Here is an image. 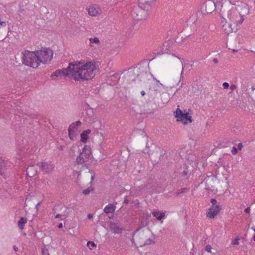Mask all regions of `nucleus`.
Listing matches in <instances>:
<instances>
[{
	"label": "nucleus",
	"instance_id": "393cba45",
	"mask_svg": "<svg viewBox=\"0 0 255 255\" xmlns=\"http://www.w3.org/2000/svg\"><path fill=\"white\" fill-rule=\"evenodd\" d=\"M5 166V162L4 160L0 158V175L1 176L4 175V172L2 171L3 168Z\"/></svg>",
	"mask_w": 255,
	"mask_h": 255
},
{
	"label": "nucleus",
	"instance_id": "f257e3e1",
	"mask_svg": "<svg viewBox=\"0 0 255 255\" xmlns=\"http://www.w3.org/2000/svg\"><path fill=\"white\" fill-rule=\"evenodd\" d=\"M96 72L95 62L89 61L84 63V61H76L69 62L66 68L56 70L52 73L51 77L63 76L75 81L83 82L92 79Z\"/></svg>",
	"mask_w": 255,
	"mask_h": 255
},
{
	"label": "nucleus",
	"instance_id": "dca6fc26",
	"mask_svg": "<svg viewBox=\"0 0 255 255\" xmlns=\"http://www.w3.org/2000/svg\"><path fill=\"white\" fill-rule=\"evenodd\" d=\"M80 153L84 155V156L87 157L89 160L92 157L91 149V147L88 145H85L83 148L82 152Z\"/></svg>",
	"mask_w": 255,
	"mask_h": 255
},
{
	"label": "nucleus",
	"instance_id": "338daca9",
	"mask_svg": "<svg viewBox=\"0 0 255 255\" xmlns=\"http://www.w3.org/2000/svg\"><path fill=\"white\" fill-rule=\"evenodd\" d=\"M94 176H92L91 177V182L90 183L91 185L92 184V181L94 180Z\"/></svg>",
	"mask_w": 255,
	"mask_h": 255
},
{
	"label": "nucleus",
	"instance_id": "052dcab7",
	"mask_svg": "<svg viewBox=\"0 0 255 255\" xmlns=\"http://www.w3.org/2000/svg\"><path fill=\"white\" fill-rule=\"evenodd\" d=\"M58 148L60 150H63V148H64V146L60 145Z\"/></svg>",
	"mask_w": 255,
	"mask_h": 255
},
{
	"label": "nucleus",
	"instance_id": "3c124183",
	"mask_svg": "<svg viewBox=\"0 0 255 255\" xmlns=\"http://www.w3.org/2000/svg\"><path fill=\"white\" fill-rule=\"evenodd\" d=\"M243 147L242 143H239L238 145V148L239 150H241L242 147Z\"/></svg>",
	"mask_w": 255,
	"mask_h": 255
},
{
	"label": "nucleus",
	"instance_id": "13d9d810",
	"mask_svg": "<svg viewBox=\"0 0 255 255\" xmlns=\"http://www.w3.org/2000/svg\"><path fill=\"white\" fill-rule=\"evenodd\" d=\"M58 228H60V229L63 228V224H62V223H59L58 224Z\"/></svg>",
	"mask_w": 255,
	"mask_h": 255
},
{
	"label": "nucleus",
	"instance_id": "5fc2aeb1",
	"mask_svg": "<svg viewBox=\"0 0 255 255\" xmlns=\"http://www.w3.org/2000/svg\"><path fill=\"white\" fill-rule=\"evenodd\" d=\"M13 249L15 252H17L18 251V248L16 247V246H14L13 247Z\"/></svg>",
	"mask_w": 255,
	"mask_h": 255
},
{
	"label": "nucleus",
	"instance_id": "e2e57ef3",
	"mask_svg": "<svg viewBox=\"0 0 255 255\" xmlns=\"http://www.w3.org/2000/svg\"><path fill=\"white\" fill-rule=\"evenodd\" d=\"M128 199L125 198V200H124V203H125V204H128Z\"/></svg>",
	"mask_w": 255,
	"mask_h": 255
},
{
	"label": "nucleus",
	"instance_id": "a211bd4d",
	"mask_svg": "<svg viewBox=\"0 0 255 255\" xmlns=\"http://www.w3.org/2000/svg\"><path fill=\"white\" fill-rule=\"evenodd\" d=\"M183 169V171L180 173V175L183 179H187L191 173V170L187 168L186 165H184Z\"/></svg>",
	"mask_w": 255,
	"mask_h": 255
},
{
	"label": "nucleus",
	"instance_id": "0e129e2a",
	"mask_svg": "<svg viewBox=\"0 0 255 255\" xmlns=\"http://www.w3.org/2000/svg\"><path fill=\"white\" fill-rule=\"evenodd\" d=\"M40 204H41V202H38V203L36 204V206H35V209H36L37 210H38V206H39V205H40Z\"/></svg>",
	"mask_w": 255,
	"mask_h": 255
},
{
	"label": "nucleus",
	"instance_id": "f704fd0d",
	"mask_svg": "<svg viewBox=\"0 0 255 255\" xmlns=\"http://www.w3.org/2000/svg\"><path fill=\"white\" fill-rule=\"evenodd\" d=\"M147 225V222L145 223L144 221H141V222H140V226H139V228L138 229H137L136 230V231H135V232H137L138 231H139L140 228L144 227L146 226Z\"/></svg>",
	"mask_w": 255,
	"mask_h": 255
},
{
	"label": "nucleus",
	"instance_id": "69168bd1",
	"mask_svg": "<svg viewBox=\"0 0 255 255\" xmlns=\"http://www.w3.org/2000/svg\"><path fill=\"white\" fill-rule=\"evenodd\" d=\"M61 216V215L60 214H57L56 216H55V218H60V217Z\"/></svg>",
	"mask_w": 255,
	"mask_h": 255
},
{
	"label": "nucleus",
	"instance_id": "864d4df0",
	"mask_svg": "<svg viewBox=\"0 0 255 255\" xmlns=\"http://www.w3.org/2000/svg\"><path fill=\"white\" fill-rule=\"evenodd\" d=\"M183 66L182 67V71H181V72L180 79H181V78H182L183 77V75H182V74H183ZM180 80H179V81L178 82V84H179V83H180Z\"/></svg>",
	"mask_w": 255,
	"mask_h": 255
},
{
	"label": "nucleus",
	"instance_id": "5701e85b",
	"mask_svg": "<svg viewBox=\"0 0 255 255\" xmlns=\"http://www.w3.org/2000/svg\"><path fill=\"white\" fill-rule=\"evenodd\" d=\"M27 222V219L24 217H21L18 222V226L19 229H23L24 228L25 224Z\"/></svg>",
	"mask_w": 255,
	"mask_h": 255
},
{
	"label": "nucleus",
	"instance_id": "72a5a7b5",
	"mask_svg": "<svg viewBox=\"0 0 255 255\" xmlns=\"http://www.w3.org/2000/svg\"><path fill=\"white\" fill-rule=\"evenodd\" d=\"M87 246L89 248V249L90 250L92 249V248H94V247H96V245L95 244V243L93 242V241H89L88 243H87Z\"/></svg>",
	"mask_w": 255,
	"mask_h": 255
},
{
	"label": "nucleus",
	"instance_id": "1a4fd4ad",
	"mask_svg": "<svg viewBox=\"0 0 255 255\" xmlns=\"http://www.w3.org/2000/svg\"><path fill=\"white\" fill-rule=\"evenodd\" d=\"M236 9L240 15L238 23H242L244 20V16L248 15L250 12L249 5L246 3L242 2L241 5H238V7Z\"/></svg>",
	"mask_w": 255,
	"mask_h": 255
},
{
	"label": "nucleus",
	"instance_id": "b1692460",
	"mask_svg": "<svg viewBox=\"0 0 255 255\" xmlns=\"http://www.w3.org/2000/svg\"><path fill=\"white\" fill-rule=\"evenodd\" d=\"M155 0H140V3L143 4V6H147L149 5L151 8L152 3Z\"/></svg>",
	"mask_w": 255,
	"mask_h": 255
},
{
	"label": "nucleus",
	"instance_id": "9b49d317",
	"mask_svg": "<svg viewBox=\"0 0 255 255\" xmlns=\"http://www.w3.org/2000/svg\"><path fill=\"white\" fill-rule=\"evenodd\" d=\"M37 166L40 167V169L44 173H50L53 169L54 166L51 162H38Z\"/></svg>",
	"mask_w": 255,
	"mask_h": 255
},
{
	"label": "nucleus",
	"instance_id": "ea45409f",
	"mask_svg": "<svg viewBox=\"0 0 255 255\" xmlns=\"http://www.w3.org/2000/svg\"><path fill=\"white\" fill-rule=\"evenodd\" d=\"M210 202L213 205V206H215V204L217 203V200L215 198H212L211 199Z\"/></svg>",
	"mask_w": 255,
	"mask_h": 255
},
{
	"label": "nucleus",
	"instance_id": "aec40b11",
	"mask_svg": "<svg viewBox=\"0 0 255 255\" xmlns=\"http://www.w3.org/2000/svg\"><path fill=\"white\" fill-rule=\"evenodd\" d=\"M89 159L87 157L84 156V155L80 153V155L76 158V162L78 164H82L84 163L87 162L89 161Z\"/></svg>",
	"mask_w": 255,
	"mask_h": 255
},
{
	"label": "nucleus",
	"instance_id": "2f4dec72",
	"mask_svg": "<svg viewBox=\"0 0 255 255\" xmlns=\"http://www.w3.org/2000/svg\"><path fill=\"white\" fill-rule=\"evenodd\" d=\"M152 244H155V242H154L152 240H151L150 239H147L145 241V242L143 244V246H147V245H151Z\"/></svg>",
	"mask_w": 255,
	"mask_h": 255
},
{
	"label": "nucleus",
	"instance_id": "49530a36",
	"mask_svg": "<svg viewBox=\"0 0 255 255\" xmlns=\"http://www.w3.org/2000/svg\"><path fill=\"white\" fill-rule=\"evenodd\" d=\"M236 88H237V86L235 85H231L230 86V89L232 91L234 90L235 89H236Z\"/></svg>",
	"mask_w": 255,
	"mask_h": 255
},
{
	"label": "nucleus",
	"instance_id": "37998d69",
	"mask_svg": "<svg viewBox=\"0 0 255 255\" xmlns=\"http://www.w3.org/2000/svg\"><path fill=\"white\" fill-rule=\"evenodd\" d=\"M72 126V129H76V130H77V128L76 127L77 126H76L75 125H73V123L69 126V128H70Z\"/></svg>",
	"mask_w": 255,
	"mask_h": 255
},
{
	"label": "nucleus",
	"instance_id": "bb28decb",
	"mask_svg": "<svg viewBox=\"0 0 255 255\" xmlns=\"http://www.w3.org/2000/svg\"><path fill=\"white\" fill-rule=\"evenodd\" d=\"M80 136H81L80 141L83 143L86 142L87 139L89 138L88 135H87L85 132H84L83 131L80 134Z\"/></svg>",
	"mask_w": 255,
	"mask_h": 255
},
{
	"label": "nucleus",
	"instance_id": "f03ea898",
	"mask_svg": "<svg viewBox=\"0 0 255 255\" xmlns=\"http://www.w3.org/2000/svg\"><path fill=\"white\" fill-rule=\"evenodd\" d=\"M230 5L227 4H222V7L220 9V16L224 19H225V17H227L229 18L231 22L233 23L230 24V26L231 27V30H229L228 31H226V33H229L230 32L233 31V29L231 28V26L233 25H236V26H238L242 23H238V20L240 19V14L235 9H230Z\"/></svg>",
	"mask_w": 255,
	"mask_h": 255
},
{
	"label": "nucleus",
	"instance_id": "7ed1b4c3",
	"mask_svg": "<svg viewBox=\"0 0 255 255\" xmlns=\"http://www.w3.org/2000/svg\"><path fill=\"white\" fill-rule=\"evenodd\" d=\"M151 10V8L148 5L143 6L142 3L133 6L131 12L132 17L136 20L139 21L145 19Z\"/></svg>",
	"mask_w": 255,
	"mask_h": 255
},
{
	"label": "nucleus",
	"instance_id": "a19ab883",
	"mask_svg": "<svg viewBox=\"0 0 255 255\" xmlns=\"http://www.w3.org/2000/svg\"><path fill=\"white\" fill-rule=\"evenodd\" d=\"M238 152L237 148L236 147H233L232 149V153L235 155Z\"/></svg>",
	"mask_w": 255,
	"mask_h": 255
},
{
	"label": "nucleus",
	"instance_id": "2eb2a0df",
	"mask_svg": "<svg viewBox=\"0 0 255 255\" xmlns=\"http://www.w3.org/2000/svg\"><path fill=\"white\" fill-rule=\"evenodd\" d=\"M155 105L154 103H147L144 106V112L146 114H151L153 113Z\"/></svg>",
	"mask_w": 255,
	"mask_h": 255
},
{
	"label": "nucleus",
	"instance_id": "603ef678",
	"mask_svg": "<svg viewBox=\"0 0 255 255\" xmlns=\"http://www.w3.org/2000/svg\"><path fill=\"white\" fill-rule=\"evenodd\" d=\"M93 214H89L88 215H87V218L89 219H91L93 218Z\"/></svg>",
	"mask_w": 255,
	"mask_h": 255
},
{
	"label": "nucleus",
	"instance_id": "f8f14e48",
	"mask_svg": "<svg viewBox=\"0 0 255 255\" xmlns=\"http://www.w3.org/2000/svg\"><path fill=\"white\" fill-rule=\"evenodd\" d=\"M222 209V208L221 206H212L209 209L208 212L207 213V217L210 219H214Z\"/></svg>",
	"mask_w": 255,
	"mask_h": 255
},
{
	"label": "nucleus",
	"instance_id": "9d476101",
	"mask_svg": "<svg viewBox=\"0 0 255 255\" xmlns=\"http://www.w3.org/2000/svg\"><path fill=\"white\" fill-rule=\"evenodd\" d=\"M146 148L145 149H144L143 150H142V152L145 153H148L150 157L151 160L153 162L158 163L160 160L161 157L162 156L160 148H156L155 151L153 152H151V150L148 149V147H147V144H146Z\"/></svg>",
	"mask_w": 255,
	"mask_h": 255
},
{
	"label": "nucleus",
	"instance_id": "4be33fe9",
	"mask_svg": "<svg viewBox=\"0 0 255 255\" xmlns=\"http://www.w3.org/2000/svg\"><path fill=\"white\" fill-rule=\"evenodd\" d=\"M69 137L70 139L72 140H74V137L77 135L76 132L75 130L72 129V126L70 128H69L68 129Z\"/></svg>",
	"mask_w": 255,
	"mask_h": 255
},
{
	"label": "nucleus",
	"instance_id": "e433bc0d",
	"mask_svg": "<svg viewBox=\"0 0 255 255\" xmlns=\"http://www.w3.org/2000/svg\"><path fill=\"white\" fill-rule=\"evenodd\" d=\"M240 239L239 237H237L232 242V244L233 245H238L239 244V241Z\"/></svg>",
	"mask_w": 255,
	"mask_h": 255
},
{
	"label": "nucleus",
	"instance_id": "ddd939ff",
	"mask_svg": "<svg viewBox=\"0 0 255 255\" xmlns=\"http://www.w3.org/2000/svg\"><path fill=\"white\" fill-rule=\"evenodd\" d=\"M250 82L251 80L249 78H244L242 79L241 83V89L242 90V92H246L248 94H250V89H249L248 88L249 87Z\"/></svg>",
	"mask_w": 255,
	"mask_h": 255
},
{
	"label": "nucleus",
	"instance_id": "4468645a",
	"mask_svg": "<svg viewBox=\"0 0 255 255\" xmlns=\"http://www.w3.org/2000/svg\"><path fill=\"white\" fill-rule=\"evenodd\" d=\"M109 227L110 229L115 234L122 233V231L124 230L122 227H120L116 223L112 222H110Z\"/></svg>",
	"mask_w": 255,
	"mask_h": 255
},
{
	"label": "nucleus",
	"instance_id": "a878e982",
	"mask_svg": "<svg viewBox=\"0 0 255 255\" xmlns=\"http://www.w3.org/2000/svg\"><path fill=\"white\" fill-rule=\"evenodd\" d=\"M89 14L91 16H96L98 12L94 7H90L88 9Z\"/></svg>",
	"mask_w": 255,
	"mask_h": 255
},
{
	"label": "nucleus",
	"instance_id": "423d86ee",
	"mask_svg": "<svg viewBox=\"0 0 255 255\" xmlns=\"http://www.w3.org/2000/svg\"><path fill=\"white\" fill-rule=\"evenodd\" d=\"M178 107V109L174 112L176 121L182 122L184 125L191 123L192 122V117L189 115L188 113H183L179 109V106Z\"/></svg>",
	"mask_w": 255,
	"mask_h": 255
},
{
	"label": "nucleus",
	"instance_id": "de8ad7c7",
	"mask_svg": "<svg viewBox=\"0 0 255 255\" xmlns=\"http://www.w3.org/2000/svg\"><path fill=\"white\" fill-rule=\"evenodd\" d=\"M83 132L88 135L91 132V130L89 129H88L87 130H83Z\"/></svg>",
	"mask_w": 255,
	"mask_h": 255
},
{
	"label": "nucleus",
	"instance_id": "6ab92c4d",
	"mask_svg": "<svg viewBox=\"0 0 255 255\" xmlns=\"http://www.w3.org/2000/svg\"><path fill=\"white\" fill-rule=\"evenodd\" d=\"M116 210V206L113 204H109L104 209V213L109 214L110 213H113Z\"/></svg>",
	"mask_w": 255,
	"mask_h": 255
},
{
	"label": "nucleus",
	"instance_id": "79ce46f5",
	"mask_svg": "<svg viewBox=\"0 0 255 255\" xmlns=\"http://www.w3.org/2000/svg\"><path fill=\"white\" fill-rule=\"evenodd\" d=\"M223 87L224 89H228L229 87V84L227 82H224L223 84Z\"/></svg>",
	"mask_w": 255,
	"mask_h": 255
},
{
	"label": "nucleus",
	"instance_id": "4d7b16f0",
	"mask_svg": "<svg viewBox=\"0 0 255 255\" xmlns=\"http://www.w3.org/2000/svg\"><path fill=\"white\" fill-rule=\"evenodd\" d=\"M143 216L144 217H150V215L148 214V213H143Z\"/></svg>",
	"mask_w": 255,
	"mask_h": 255
},
{
	"label": "nucleus",
	"instance_id": "412c9836",
	"mask_svg": "<svg viewBox=\"0 0 255 255\" xmlns=\"http://www.w3.org/2000/svg\"><path fill=\"white\" fill-rule=\"evenodd\" d=\"M153 217H155L158 220L160 221L165 217V214L164 212L159 211H153L152 212Z\"/></svg>",
	"mask_w": 255,
	"mask_h": 255
},
{
	"label": "nucleus",
	"instance_id": "680f3d73",
	"mask_svg": "<svg viewBox=\"0 0 255 255\" xmlns=\"http://www.w3.org/2000/svg\"><path fill=\"white\" fill-rule=\"evenodd\" d=\"M142 96H144L145 95V92L144 91H142L140 92Z\"/></svg>",
	"mask_w": 255,
	"mask_h": 255
},
{
	"label": "nucleus",
	"instance_id": "58836bf2",
	"mask_svg": "<svg viewBox=\"0 0 255 255\" xmlns=\"http://www.w3.org/2000/svg\"><path fill=\"white\" fill-rule=\"evenodd\" d=\"M42 255H49L48 250L47 249H42Z\"/></svg>",
	"mask_w": 255,
	"mask_h": 255
},
{
	"label": "nucleus",
	"instance_id": "09e8293b",
	"mask_svg": "<svg viewBox=\"0 0 255 255\" xmlns=\"http://www.w3.org/2000/svg\"><path fill=\"white\" fill-rule=\"evenodd\" d=\"M245 212L246 213H249L250 212V207H248L245 209Z\"/></svg>",
	"mask_w": 255,
	"mask_h": 255
},
{
	"label": "nucleus",
	"instance_id": "f3484780",
	"mask_svg": "<svg viewBox=\"0 0 255 255\" xmlns=\"http://www.w3.org/2000/svg\"><path fill=\"white\" fill-rule=\"evenodd\" d=\"M27 174L28 176L32 177L34 176L37 173V169L34 165L29 166L26 169Z\"/></svg>",
	"mask_w": 255,
	"mask_h": 255
},
{
	"label": "nucleus",
	"instance_id": "20e7f679",
	"mask_svg": "<svg viewBox=\"0 0 255 255\" xmlns=\"http://www.w3.org/2000/svg\"><path fill=\"white\" fill-rule=\"evenodd\" d=\"M22 62L24 65L34 68L38 67L39 65V59L37 57L36 51L25 50L22 52Z\"/></svg>",
	"mask_w": 255,
	"mask_h": 255
},
{
	"label": "nucleus",
	"instance_id": "c756f323",
	"mask_svg": "<svg viewBox=\"0 0 255 255\" xmlns=\"http://www.w3.org/2000/svg\"><path fill=\"white\" fill-rule=\"evenodd\" d=\"M144 73H146L147 74V77H146V79H145V80H143V79H144L145 78L144 77H138L137 79L139 81H142L143 82L145 83V82H147V81H148L149 79L150 76H151V73H148L147 72H144Z\"/></svg>",
	"mask_w": 255,
	"mask_h": 255
},
{
	"label": "nucleus",
	"instance_id": "c9c22d12",
	"mask_svg": "<svg viewBox=\"0 0 255 255\" xmlns=\"http://www.w3.org/2000/svg\"><path fill=\"white\" fill-rule=\"evenodd\" d=\"M212 249V247L211 245H208L205 247V250L208 253H211V250Z\"/></svg>",
	"mask_w": 255,
	"mask_h": 255
},
{
	"label": "nucleus",
	"instance_id": "8fccbe9b",
	"mask_svg": "<svg viewBox=\"0 0 255 255\" xmlns=\"http://www.w3.org/2000/svg\"><path fill=\"white\" fill-rule=\"evenodd\" d=\"M251 70L252 72H255V63L252 66Z\"/></svg>",
	"mask_w": 255,
	"mask_h": 255
},
{
	"label": "nucleus",
	"instance_id": "39448f33",
	"mask_svg": "<svg viewBox=\"0 0 255 255\" xmlns=\"http://www.w3.org/2000/svg\"><path fill=\"white\" fill-rule=\"evenodd\" d=\"M35 51L37 57L39 59V64L40 63L46 64L52 58L53 51L49 48Z\"/></svg>",
	"mask_w": 255,
	"mask_h": 255
},
{
	"label": "nucleus",
	"instance_id": "c03bdc74",
	"mask_svg": "<svg viewBox=\"0 0 255 255\" xmlns=\"http://www.w3.org/2000/svg\"><path fill=\"white\" fill-rule=\"evenodd\" d=\"M249 86H251V91H254L255 90V85L253 83H251V82L249 84Z\"/></svg>",
	"mask_w": 255,
	"mask_h": 255
},
{
	"label": "nucleus",
	"instance_id": "774afa93",
	"mask_svg": "<svg viewBox=\"0 0 255 255\" xmlns=\"http://www.w3.org/2000/svg\"><path fill=\"white\" fill-rule=\"evenodd\" d=\"M182 85H183V83H181L180 86L179 87V88H178L177 90H176V92L178 91V90H179L180 89V88L182 87Z\"/></svg>",
	"mask_w": 255,
	"mask_h": 255
},
{
	"label": "nucleus",
	"instance_id": "0eeeda50",
	"mask_svg": "<svg viewBox=\"0 0 255 255\" xmlns=\"http://www.w3.org/2000/svg\"><path fill=\"white\" fill-rule=\"evenodd\" d=\"M147 76V74L146 73H144V71H140L138 68L131 67L128 70V77L129 81H134L138 77H144L145 78L143 80H145Z\"/></svg>",
	"mask_w": 255,
	"mask_h": 255
},
{
	"label": "nucleus",
	"instance_id": "6e6552de",
	"mask_svg": "<svg viewBox=\"0 0 255 255\" xmlns=\"http://www.w3.org/2000/svg\"><path fill=\"white\" fill-rule=\"evenodd\" d=\"M222 4L220 2L215 3L213 0H206L202 5V8H205L206 12L211 13L214 11L218 6L222 7Z\"/></svg>",
	"mask_w": 255,
	"mask_h": 255
},
{
	"label": "nucleus",
	"instance_id": "cd10ccee",
	"mask_svg": "<svg viewBox=\"0 0 255 255\" xmlns=\"http://www.w3.org/2000/svg\"><path fill=\"white\" fill-rule=\"evenodd\" d=\"M189 191V189L187 188H183L178 189L175 193L174 195L176 196H179L182 193H184Z\"/></svg>",
	"mask_w": 255,
	"mask_h": 255
},
{
	"label": "nucleus",
	"instance_id": "bf43d9fd",
	"mask_svg": "<svg viewBox=\"0 0 255 255\" xmlns=\"http://www.w3.org/2000/svg\"><path fill=\"white\" fill-rule=\"evenodd\" d=\"M213 61L216 64L218 63V59L217 58H214Z\"/></svg>",
	"mask_w": 255,
	"mask_h": 255
},
{
	"label": "nucleus",
	"instance_id": "a18cd8bd",
	"mask_svg": "<svg viewBox=\"0 0 255 255\" xmlns=\"http://www.w3.org/2000/svg\"><path fill=\"white\" fill-rule=\"evenodd\" d=\"M73 125H75L77 126H80L81 125V122L80 121H78L75 123H73Z\"/></svg>",
	"mask_w": 255,
	"mask_h": 255
},
{
	"label": "nucleus",
	"instance_id": "473e14b6",
	"mask_svg": "<svg viewBox=\"0 0 255 255\" xmlns=\"http://www.w3.org/2000/svg\"><path fill=\"white\" fill-rule=\"evenodd\" d=\"M90 43L98 44L100 43L99 39L98 37L91 38L90 39Z\"/></svg>",
	"mask_w": 255,
	"mask_h": 255
},
{
	"label": "nucleus",
	"instance_id": "4c0bfd02",
	"mask_svg": "<svg viewBox=\"0 0 255 255\" xmlns=\"http://www.w3.org/2000/svg\"><path fill=\"white\" fill-rule=\"evenodd\" d=\"M151 76L152 77L153 80L154 81H155V82H156V83H158L159 84V85H160L161 86H162V87L165 88V86H164L162 83H160L159 81L158 80L156 79V78L153 76V75L152 74H151Z\"/></svg>",
	"mask_w": 255,
	"mask_h": 255
},
{
	"label": "nucleus",
	"instance_id": "7c9ffc66",
	"mask_svg": "<svg viewBox=\"0 0 255 255\" xmlns=\"http://www.w3.org/2000/svg\"><path fill=\"white\" fill-rule=\"evenodd\" d=\"M94 190V188H92L91 187V186H90V187L88 188L87 189H85L83 191L82 193L84 194V195H88L89 194L91 191H93Z\"/></svg>",
	"mask_w": 255,
	"mask_h": 255
},
{
	"label": "nucleus",
	"instance_id": "c85d7f7f",
	"mask_svg": "<svg viewBox=\"0 0 255 255\" xmlns=\"http://www.w3.org/2000/svg\"><path fill=\"white\" fill-rule=\"evenodd\" d=\"M213 176V174L212 172H209L208 174L206 175V177L205 178V179H204L202 183H203V182H205L206 186L208 188H209V186L207 185V181L210 177H212Z\"/></svg>",
	"mask_w": 255,
	"mask_h": 255
},
{
	"label": "nucleus",
	"instance_id": "6e6d98bb",
	"mask_svg": "<svg viewBox=\"0 0 255 255\" xmlns=\"http://www.w3.org/2000/svg\"><path fill=\"white\" fill-rule=\"evenodd\" d=\"M23 11H24V9H23V8H22L21 7H20V9H19V10H18V12H19V13H18V14H19L20 16H21V15H20V12H22Z\"/></svg>",
	"mask_w": 255,
	"mask_h": 255
}]
</instances>
